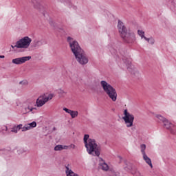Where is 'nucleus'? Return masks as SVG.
<instances>
[{"instance_id": "20e7f679", "label": "nucleus", "mask_w": 176, "mask_h": 176, "mask_svg": "<svg viewBox=\"0 0 176 176\" xmlns=\"http://www.w3.org/2000/svg\"><path fill=\"white\" fill-rule=\"evenodd\" d=\"M100 85L102 87L103 91H104L105 94L108 96L110 100L115 102V101L118 100V92H116V89H115L112 85L105 80H102L100 82Z\"/></svg>"}, {"instance_id": "5701e85b", "label": "nucleus", "mask_w": 176, "mask_h": 176, "mask_svg": "<svg viewBox=\"0 0 176 176\" xmlns=\"http://www.w3.org/2000/svg\"><path fill=\"white\" fill-rule=\"evenodd\" d=\"M19 85H28V81H27V80L20 81V82H19Z\"/></svg>"}, {"instance_id": "7ed1b4c3", "label": "nucleus", "mask_w": 176, "mask_h": 176, "mask_svg": "<svg viewBox=\"0 0 176 176\" xmlns=\"http://www.w3.org/2000/svg\"><path fill=\"white\" fill-rule=\"evenodd\" d=\"M118 30L121 38L126 43H133L135 41V34L128 32L124 23L120 20H118Z\"/></svg>"}, {"instance_id": "39448f33", "label": "nucleus", "mask_w": 176, "mask_h": 176, "mask_svg": "<svg viewBox=\"0 0 176 176\" xmlns=\"http://www.w3.org/2000/svg\"><path fill=\"white\" fill-rule=\"evenodd\" d=\"M31 42H32V39H31V38L25 36L18 41L15 45H11V47L12 49H14V47H16L17 49H28V47H30Z\"/></svg>"}, {"instance_id": "2f4dec72", "label": "nucleus", "mask_w": 176, "mask_h": 176, "mask_svg": "<svg viewBox=\"0 0 176 176\" xmlns=\"http://www.w3.org/2000/svg\"><path fill=\"white\" fill-rule=\"evenodd\" d=\"M124 169H125V170H127V167H125Z\"/></svg>"}, {"instance_id": "c85d7f7f", "label": "nucleus", "mask_w": 176, "mask_h": 176, "mask_svg": "<svg viewBox=\"0 0 176 176\" xmlns=\"http://www.w3.org/2000/svg\"><path fill=\"white\" fill-rule=\"evenodd\" d=\"M0 58H5V56L1 55V56H0Z\"/></svg>"}, {"instance_id": "c756f323", "label": "nucleus", "mask_w": 176, "mask_h": 176, "mask_svg": "<svg viewBox=\"0 0 176 176\" xmlns=\"http://www.w3.org/2000/svg\"><path fill=\"white\" fill-rule=\"evenodd\" d=\"M6 128V131H8V126H5Z\"/></svg>"}, {"instance_id": "6ab92c4d", "label": "nucleus", "mask_w": 176, "mask_h": 176, "mask_svg": "<svg viewBox=\"0 0 176 176\" xmlns=\"http://www.w3.org/2000/svg\"><path fill=\"white\" fill-rule=\"evenodd\" d=\"M156 118L159 119L160 122H162V123H164V121L167 120L164 118V117L162 116L161 115H157Z\"/></svg>"}, {"instance_id": "6e6552de", "label": "nucleus", "mask_w": 176, "mask_h": 176, "mask_svg": "<svg viewBox=\"0 0 176 176\" xmlns=\"http://www.w3.org/2000/svg\"><path fill=\"white\" fill-rule=\"evenodd\" d=\"M29 60H31V56H23L12 59V63L16 65H21V64H24V63L29 61Z\"/></svg>"}, {"instance_id": "423d86ee", "label": "nucleus", "mask_w": 176, "mask_h": 176, "mask_svg": "<svg viewBox=\"0 0 176 176\" xmlns=\"http://www.w3.org/2000/svg\"><path fill=\"white\" fill-rule=\"evenodd\" d=\"M124 116L122 117V119L124 121L126 127H132L133 123H134V115L127 112V109L124 111Z\"/></svg>"}, {"instance_id": "393cba45", "label": "nucleus", "mask_w": 176, "mask_h": 176, "mask_svg": "<svg viewBox=\"0 0 176 176\" xmlns=\"http://www.w3.org/2000/svg\"><path fill=\"white\" fill-rule=\"evenodd\" d=\"M16 127L18 129V131L21 130V129H23V124H20L18 126H16Z\"/></svg>"}, {"instance_id": "9b49d317", "label": "nucleus", "mask_w": 176, "mask_h": 176, "mask_svg": "<svg viewBox=\"0 0 176 176\" xmlns=\"http://www.w3.org/2000/svg\"><path fill=\"white\" fill-rule=\"evenodd\" d=\"M143 159L144 160H145L146 163H147V164H148V166L151 167V168L152 167H153L151 158H149L148 156L146 155V154H143Z\"/></svg>"}, {"instance_id": "aec40b11", "label": "nucleus", "mask_w": 176, "mask_h": 176, "mask_svg": "<svg viewBox=\"0 0 176 176\" xmlns=\"http://www.w3.org/2000/svg\"><path fill=\"white\" fill-rule=\"evenodd\" d=\"M148 43L151 45L155 44V38L153 37H151Z\"/></svg>"}, {"instance_id": "a211bd4d", "label": "nucleus", "mask_w": 176, "mask_h": 176, "mask_svg": "<svg viewBox=\"0 0 176 176\" xmlns=\"http://www.w3.org/2000/svg\"><path fill=\"white\" fill-rule=\"evenodd\" d=\"M138 35H140V36L142 38H144L145 37V32H144L143 30H138Z\"/></svg>"}, {"instance_id": "b1692460", "label": "nucleus", "mask_w": 176, "mask_h": 176, "mask_svg": "<svg viewBox=\"0 0 176 176\" xmlns=\"http://www.w3.org/2000/svg\"><path fill=\"white\" fill-rule=\"evenodd\" d=\"M25 109H28L29 112H32V111H34V109H36V108H35V107H30V106H28V108H25Z\"/></svg>"}, {"instance_id": "412c9836", "label": "nucleus", "mask_w": 176, "mask_h": 176, "mask_svg": "<svg viewBox=\"0 0 176 176\" xmlns=\"http://www.w3.org/2000/svg\"><path fill=\"white\" fill-rule=\"evenodd\" d=\"M27 130H30V126H28V125L26 124L25 126L22 127V131H27Z\"/></svg>"}, {"instance_id": "4468645a", "label": "nucleus", "mask_w": 176, "mask_h": 176, "mask_svg": "<svg viewBox=\"0 0 176 176\" xmlns=\"http://www.w3.org/2000/svg\"><path fill=\"white\" fill-rule=\"evenodd\" d=\"M100 166L103 171H108V170H109V166H108V164L105 162L100 164Z\"/></svg>"}, {"instance_id": "f8f14e48", "label": "nucleus", "mask_w": 176, "mask_h": 176, "mask_svg": "<svg viewBox=\"0 0 176 176\" xmlns=\"http://www.w3.org/2000/svg\"><path fill=\"white\" fill-rule=\"evenodd\" d=\"M122 60L124 61V64H126V67L129 68L130 65H131V59L127 58L126 56H123Z\"/></svg>"}, {"instance_id": "0eeeda50", "label": "nucleus", "mask_w": 176, "mask_h": 176, "mask_svg": "<svg viewBox=\"0 0 176 176\" xmlns=\"http://www.w3.org/2000/svg\"><path fill=\"white\" fill-rule=\"evenodd\" d=\"M53 98V94H50L47 97H45V96H40L36 102L37 107L39 108L41 107H43L49 100H52Z\"/></svg>"}, {"instance_id": "f3484780", "label": "nucleus", "mask_w": 176, "mask_h": 176, "mask_svg": "<svg viewBox=\"0 0 176 176\" xmlns=\"http://www.w3.org/2000/svg\"><path fill=\"white\" fill-rule=\"evenodd\" d=\"M140 148H141V152H142V155L146 154L145 153V149H146V145H145L144 144H141Z\"/></svg>"}, {"instance_id": "cd10ccee", "label": "nucleus", "mask_w": 176, "mask_h": 176, "mask_svg": "<svg viewBox=\"0 0 176 176\" xmlns=\"http://www.w3.org/2000/svg\"><path fill=\"white\" fill-rule=\"evenodd\" d=\"M143 38H144L145 41H148V42L149 43L150 38H146V36H144Z\"/></svg>"}, {"instance_id": "bb28decb", "label": "nucleus", "mask_w": 176, "mask_h": 176, "mask_svg": "<svg viewBox=\"0 0 176 176\" xmlns=\"http://www.w3.org/2000/svg\"><path fill=\"white\" fill-rule=\"evenodd\" d=\"M69 146H70L71 148H72V149H75V148H76V146H75V144H70Z\"/></svg>"}, {"instance_id": "dca6fc26", "label": "nucleus", "mask_w": 176, "mask_h": 176, "mask_svg": "<svg viewBox=\"0 0 176 176\" xmlns=\"http://www.w3.org/2000/svg\"><path fill=\"white\" fill-rule=\"evenodd\" d=\"M33 46H34V47H39V46H42V41H34Z\"/></svg>"}, {"instance_id": "f03ea898", "label": "nucleus", "mask_w": 176, "mask_h": 176, "mask_svg": "<svg viewBox=\"0 0 176 176\" xmlns=\"http://www.w3.org/2000/svg\"><path fill=\"white\" fill-rule=\"evenodd\" d=\"M85 146L89 155L92 156H100L101 155V146H98L97 142L94 139L90 138L89 134H85L83 138Z\"/></svg>"}, {"instance_id": "9d476101", "label": "nucleus", "mask_w": 176, "mask_h": 176, "mask_svg": "<svg viewBox=\"0 0 176 176\" xmlns=\"http://www.w3.org/2000/svg\"><path fill=\"white\" fill-rule=\"evenodd\" d=\"M63 111H65V112H66L67 113H69L72 119H75V118H77L79 113L78 111L71 110L67 109V107H64Z\"/></svg>"}, {"instance_id": "7c9ffc66", "label": "nucleus", "mask_w": 176, "mask_h": 176, "mask_svg": "<svg viewBox=\"0 0 176 176\" xmlns=\"http://www.w3.org/2000/svg\"><path fill=\"white\" fill-rule=\"evenodd\" d=\"M53 130H56V127H54V128H53Z\"/></svg>"}, {"instance_id": "a878e982", "label": "nucleus", "mask_w": 176, "mask_h": 176, "mask_svg": "<svg viewBox=\"0 0 176 176\" xmlns=\"http://www.w3.org/2000/svg\"><path fill=\"white\" fill-rule=\"evenodd\" d=\"M58 94H65V91H64V90H63V89H59Z\"/></svg>"}, {"instance_id": "f257e3e1", "label": "nucleus", "mask_w": 176, "mask_h": 176, "mask_svg": "<svg viewBox=\"0 0 176 176\" xmlns=\"http://www.w3.org/2000/svg\"><path fill=\"white\" fill-rule=\"evenodd\" d=\"M67 42L69 43L72 53L74 54L79 64L81 65H86V64L89 63V58L86 56L85 51H83L80 46H79L78 41H74L73 38L69 36L67 37Z\"/></svg>"}, {"instance_id": "ddd939ff", "label": "nucleus", "mask_w": 176, "mask_h": 176, "mask_svg": "<svg viewBox=\"0 0 176 176\" xmlns=\"http://www.w3.org/2000/svg\"><path fill=\"white\" fill-rule=\"evenodd\" d=\"M63 149H68V146L58 144L54 147V151H63Z\"/></svg>"}, {"instance_id": "2eb2a0df", "label": "nucleus", "mask_w": 176, "mask_h": 176, "mask_svg": "<svg viewBox=\"0 0 176 176\" xmlns=\"http://www.w3.org/2000/svg\"><path fill=\"white\" fill-rule=\"evenodd\" d=\"M26 125H28V127H29V130H31V129H34V127H36V122L33 121L32 122L29 123Z\"/></svg>"}, {"instance_id": "4be33fe9", "label": "nucleus", "mask_w": 176, "mask_h": 176, "mask_svg": "<svg viewBox=\"0 0 176 176\" xmlns=\"http://www.w3.org/2000/svg\"><path fill=\"white\" fill-rule=\"evenodd\" d=\"M11 131H12V133H17V131H19V129L15 126L12 128Z\"/></svg>"}, {"instance_id": "1a4fd4ad", "label": "nucleus", "mask_w": 176, "mask_h": 176, "mask_svg": "<svg viewBox=\"0 0 176 176\" xmlns=\"http://www.w3.org/2000/svg\"><path fill=\"white\" fill-rule=\"evenodd\" d=\"M164 127L167 129V130H170V134L175 135L176 133V126L173 123L170 122L168 120L164 121Z\"/></svg>"}]
</instances>
